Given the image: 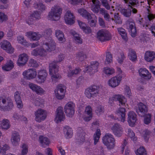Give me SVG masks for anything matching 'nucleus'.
Wrapping results in <instances>:
<instances>
[{
  "label": "nucleus",
  "mask_w": 155,
  "mask_h": 155,
  "mask_svg": "<svg viewBox=\"0 0 155 155\" xmlns=\"http://www.w3.org/2000/svg\"><path fill=\"white\" fill-rule=\"evenodd\" d=\"M127 132L128 136L132 140L136 141L137 140V138L135 137L134 133L130 129H128Z\"/></svg>",
  "instance_id": "obj_57"
},
{
  "label": "nucleus",
  "mask_w": 155,
  "mask_h": 155,
  "mask_svg": "<svg viewBox=\"0 0 155 155\" xmlns=\"http://www.w3.org/2000/svg\"><path fill=\"white\" fill-rule=\"evenodd\" d=\"M112 20H114L115 22L117 24H120L122 23V20L119 15L118 13H115L114 14V18H112Z\"/></svg>",
  "instance_id": "obj_61"
},
{
  "label": "nucleus",
  "mask_w": 155,
  "mask_h": 155,
  "mask_svg": "<svg viewBox=\"0 0 155 155\" xmlns=\"http://www.w3.org/2000/svg\"><path fill=\"white\" fill-rule=\"evenodd\" d=\"M20 136L18 132L15 131L12 132L10 140L13 146H18L20 141Z\"/></svg>",
  "instance_id": "obj_20"
},
{
  "label": "nucleus",
  "mask_w": 155,
  "mask_h": 155,
  "mask_svg": "<svg viewBox=\"0 0 155 155\" xmlns=\"http://www.w3.org/2000/svg\"><path fill=\"white\" fill-rule=\"evenodd\" d=\"M140 76L146 80H149L151 77V74L145 68H140L138 71Z\"/></svg>",
  "instance_id": "obj_28"
},
{
  "label": "nucleus",
  "mask_w": 155,
  "mask_h": 155,
  "mask_svg": "<svg viewBox=\"0 0 155 155\" xmlns=\"http://www.w3.org/2000/svg\"><path fill=\"white\" fill-rule=\"evenodd\" d=\"M69 71L68 72L67 76L69 78H71L74 74H78L81 71V69L79 68H76L75 69L71 70V68H68Z\"/></svg>",
  "instance_id": "obj_44"
},
{
  "label": "nucleus",
  "mask_w": 155,
  "mask_h": 155,
  "mask_svg": "<svg viewBox=\"0 0 155 155\" xmlns=\"http://www.w3.org/2000/svg\"><path fill=\"white\" fill-rule=\"evenodd\" d=\"M33 18L39 20L41 18V14L38 11H35L31 13L28 16L26 19V22L29 25H31L33 24Z\"/></svg>",
  "instance_id": "obj_21"
},
{
  "label": "nucleus",
  "mask_w": 155,
  "mask_h": 155,
  "mask_svg": "<svg viewBox=\"0 0 155 155\" xmlns=\"http://www.w3.org/2000/svg\"><path fill=\"white\" fill-rule=\"evenodd\" d=\"M21 153H19L18 155H26L28 152V147L25 144H23L21 147Z\"/></svg>",
  "instance_id": "obj_49"
},
{
  "label": "nucleus",
  "mask_w": 155,
  "mask_h": 155,
  "mask_svg": "<svg viewBox=\"0 0 155 155\" xmlns=\"http://www.w3.org/2000/svg\"><path fill=\"white\" fill-rule=\"evenodd\" d=\"M95 112L98 115H100L104 112V107L101 105H98L96 108Z\"/></svg>",
  "instance_id": "obj_62"
},
{
  "label": "nucleus",
  "mask_w": 155,
  "mask_h": 155,
  "mask_svg": "<svg viewBox=\"0 0 155 155\" xmlns=\"http://www.w3.org/2000/svg\"><path fill=\"white\" fill-rule=\"evenodd\" d=\"M103 72L107 76H110L114 74L115 70L114 68L109 67H105L103 68Z\"/></svg>",
  "instance_id": "obj_45"
},
{
  "label": "nucleus",
  "mask_w": 155,
  "mask_h": 155,
  "mask_svg": "<svg viewBox=\"0 0 155 155\" xmlns=\"http://www.w3.org/2000/svg\"><path fill=\"white\" fill-rule=\"evenodd\" d=\"M28 58V56L26 54H21L18 56L17 64L19 66H23L27 62Z\"/></svg>",
  "instance_id": "obj_23"
},
{
  "label": "nucleus",
  "mask_w": 155,
  "mask_h": 155,
  "mask_svg": "<svg viewBox=\"0 0 155 155\" xmlns=\"http://www.w3.org/2000/svg\"><path fill=\"white\" fill-rule=\"evenodd\" d=\"M31 101L36 106H39L42 107L44 106L45 101L41 98H37L34 101L31 100Z\"/></svg>",
  "instance_id": "obj_42"
},
{
  "label": "nucleus",
  "mask_w": 155,
  "mask_h": 155,
  "mask_svg": "<svg viewBox=\"0 0 155 155\" xmlns=\"http://www.w3.org/2000/svg\"><path fill=\"white\" fill-rule=\"evenodd\" d=\"M37 72L35 69L31 68L25 71L22 73V75L25 79L31 80L34 79L36 77Z\"/></svg>",
  "instance_id": "obj_15"
},
{
  "label": "nucleus",
  "mask_w": 155,
  "mask_h": 155,
  "mask_svg": "<svg viewBox=\"0 0 155 155\" xmlns=\"http://www.w3.org/2000/svg\"><path fill=\"white\" fill-rule=\"evenodd\" d=\"M64 136L67 139L72 137L73 135V130L71 128L68 126H65L63 127Z\"/></svg>",
  "instance_id": "obj_32"
},
{
  "label": "nucleus",
  "mask_w": 155,
  "mask_h": 155,
  "mask_svg": "<svg viewBox=\"0 0 155 155\" xmlns=\"http://www.w3.org/2000/svg\"><path fill=\"white\" fill-rule=\"evenodd\" d=\"M78 12L80 15L85 18H87L88 20L91 19L92 17L96 18V16L94 15L90 14L84 9L80 8L78 9Z\"/></svg>",
  "instance_id": "obj_31"
},
{
  "label": "nucleus",
  "mask_w": 155,
  "mask_h": 155,
  "mask_svg": "<svg viewBox=\"0 0 155 155\" xmlns=\"http://www.w3.org/2000/svg\"><path fill=\"white\" fill-rule=\"evenodd\" d=\"M103 143L108 150L114 149L115 144V140L111 134H106L102 139Z\"/></svg>",
  "instance_id": "obj_7"
},
{
  "label": "nucleus",
  "mask_w": 155,
  "mask_h": 155,
  "mask_svg": "<svg viewBox=\"0 0 155 155\" xmlns=\"http://www.w3.org/2000/svg\"><path fill=\"white\" fill-rule=\"evenodd\" d=\"M131 11L133 13L135 14L137 12V10L135 8H132V10L130 9H123L121 12L125 16L129 17L131 15Z\"/></svg>",
  "instance_id": "obj_40"
},
{
  "label": "nucleus",
  "mask_w": 155,
  "mask_h": 155,
  "mask_svg": "<svg viewBox=\"0 0 155 155\" xmlns=\"http://www.w3.org/2000/svg\"><path fill=\"white\" fill-rule=\"evenodd\" d=\"M124 94L126 97L129 98H131L132 96V93L131 89L129 86L127 85L124 86Z\"/></svg>",
  "instance_id": "obj_48"
},
{
  "label": "nucleus",
  "mask_w": 155,
  "mask_h": 155,
  "mask_svg": "<svg viewBox=\"0 0 155 155\" xmlns=\"http://www.w3.org/2000/svg\"><path fill=\"white\" fill-rule=\"evenodd\" d=\"M126 109L124 108L120 107L115 112V114L119 117H115L113 115L109 116L110 118L114 120H117L118 121L124 123L126 121Z\"/></svg>",
  "instance_id": "obj_8"
},
{
  "label": "nucleus",
  "mask_w": 155,
  "mask_h": 155,
  "mask_svg": "<svg viewBox=\"0 0 155 155\" xmlns=\"http://www.w3.org/2000/svg\"><path fill=\"white\" fill-rule=\"evenodd\" d=\"M14 97L17 107L21 109L23 104L20 97V93L18 91H16L14 93Z\"/></svg>",
  "instance_id": "obj_30"
},
{
  "label": "nucleus",
  "mask_w": 155,
  "mask_h": 155,
  "mask_svg": "<svg viewBox=\"0 0 155 155\" xmlns=\"http://www.w3.org/2000/svg\"><path fill=\"white\" fill-rule=\"evenodd\" d=\"M116 58L118 62L121 64L125 58L124 54L123 53H117L116 54Z\"/></svg>",
  "instance_id": "obj_56"
},
{
  "label": "nucleus",
  "mask_w": 155,
  "mask_h": 155,
  "mask_svg": "<svg viewBox=\"0 0 155 155\" xmlns=\"http://www.w3.org/2000/svg\"><path fill=\"white\" fill-rule=\"evenodd\" d=\"M8 19L7 15L4 13L0 12V21L3 22L6 21Z\"/></svg>",
  "instance_id": "obj_63"
},
{
  "label": "nucleus",
  "mask_w": 155,
  "mask_h": 155,
  "mask_svg": "<svg viewBox=\"0 0 155 155\" xmlns=\"http://www.w3.org/2000/svg\"><path fill=\"white\" fill-rule=\"evenodd\" d=\"M126 3L128 4L129 6L134 5H139L144 2V0H123Z\"/></svg>",
  "instance_id": "obj_46"
},
{
  "label": "nucleus",
  "mask_w": 155,
  "mask_h": 155,
  "mask_svg": "<svg viewBox=\"0 0 155 155\" xmlns=\"http://www.w3.org/2000/svg\"><path fill=\"white\" fill-rule=\"evenodd\" d=\"M111 129L115 136L120 137L123 134V129L122 126L119 124H114L111 127Z\"/></svg>",
  "instance_id": "obj_19"
},
{
  "label": "nucleus",
  "mask_w": 155,
  "mask_h": 155,
  "mask_svg": "<svg viewBox=\"0 0 155 155\" xmlns=\"http://www.w3.org/2000/svg\"><path fill=\"white\" fill-rule=\"evenodd\" d=\"M147 110L146 106L143 103L140 102L137 105L136 112L141 117L144 116Z\"/></svg>",
  "instance_id": "obj_26"
},
{
  "label": "nucleus",
  "mask_w": 155,
  "mask_h": 155,
  "mask_svg": "<svg viewBox=\"0 0 155 155\" xmlns=\"http://www.w3.org/2000/svg\"><path fill=\"white\" fill-rule=\"evenodd\" d=\"M34 6L35 8L38 9L41 11V12L45 11L46 8L45 6L41 2H38L35 3Z\"/></svg>",
  "instance_id": "obj_50"
},
{
  "label": "nucleus",
  "mask_w": 155,
  "mask_h": 155,
  "mask_svg": "<svg viewBox=\"0 0 155 155\" xmlns=\"http://www.w3.org/2000/svg\"><path fill=\"white\" fill-rule=\"evenodd\" d=\"M17 40L18 43L24 46H27L28 45V43L25 39L24 37L23 36H18L17 38Z\"/></svg>",
  "instance_id": "obj_52"
},
{
  "label": "nucleus",
  "mask_w": 155,
  "mask_h": 155,
  "mask_svg": "<svg viewBox=\"0 0 155 155\" xmlns=\"http://www.w3.org/2000/svg\"><path fill=\"white\" fill-rule=\"evenodd\" d=\"M97 38L101 41L104 42L110 40L112 36L108 31L104 29H101L97 32Z\"/></svg>",
  "instance_id": "obj_10"
},
{
  "label": "nucleus",
  "mask_w": 155,
  "mask_h": 155,
  "mask_svg": "<svg viewBox=\"0 0 155 155\" xmlns=\"http://www.w3.org/2000/svg\"><path fill=\"white\" fill-rule=\"evenodd\" d=\"M66 91L65 87L62 84L57 85L54 90V96L58 100H61L65 97Z\"/></svg>",
  "instance_id": "obj_9"
},
{
  "label": "nucleus",
  "mask_w": 155,
  "mask_h": 155,
  "mask_svg": "<svg viewBox=\"0 0 155 155\" xmlns=\"http://www.w3.org/2000/svg\"><path fill=\"white\" fill-rule=\"evenodd\" d=\"M65 118V117L63 108L61 107H58L55 112V121L56 123H58L63 121Z\"/></svg>",
  "instance_id": "obj_17"
},
{
  "label": "nucleus",
  "mask_w": 155,
  "mask_h": 155,
  "mask_svg": "<svg viewBox=\"0 0 155 155\" xmlns=\"http://www.w3.org/2000/svg\"><path fill=\"white\" fill-rule=\"evenodd\" d=\"M64 19L66 24L71 25L75 22V17L73 12L70 11L68 10L65 14Z\"/></svg>",
  "instance_id": "obj_16"
},
{
  "label": "nucleus",
  "mask_w": 155,
  "mask_h": 155,
  "mask_svg": "<svg viewBox=\"0 0 155 155\" xmlns=\"http://www.w3.org/2000/svg\"><path fill=\"white\" fill-rule=\"evenodd\" d=\"M71 33L73 36L74 41L76 43L80 44L82 43V39L81 38L80 35L72 30L71 31Z\"/></svg>",
  "instance_id": "obj_39"
},
{
  "label": "nucleus",
  "mask_w": 155,
  "mask_h": 155,
  "mask_svg": "<svg viewBox=\"0 0 155 155\" xmlns=\"http://www.w3.org/2000/svg\"><path fill=\"white\" fill-rule=\"evenodd\" d=\"M91 64L90 65L86 66L84 71L87 73L92 71V73L97 71L99 63L97 61H92L91 62Z\"/></svg>",
  "instance_id": "obj_22"
},
{
  "label": "nucleus",
  "mask_w": 155,
  "mask_h": 155,
  "mask_svg": "<svg viewBox=\"0 0 155 155\" xmlns=\"http://www.w3.org/2000/svg\"><path fill=\"white\" fill-rule=\"evenodd\" d=\"M129 59L133 62H135L137 60V55L136 51L132 49H130L128 53Z\"/></svg>",
  "instance_id": "obj_38"
},
{
  "label": "nucleus",
  "mask_w": 155,
  "mask_h": 155,
  "mask_svg": "<svg viewBox=\"0 0 155 155\" xmlns=\"http://www.w3.org/2000/svg\"><path fill=\"white\" fill-rule=\"evenodd\" d=\"M37 79L35 80L36 82L38 84H42L46 81L48 74L45 69L38 70L37 72Z\"/></svg>",
  "instance_id": "obj_14"
},
{
  "label": "nucleus",
  "mask_w": 155,
  "mask_h": 155,
  "mask_svg": "<svg viewBox=\"0 0 155 155\" xmlns=\"http://www.w3.org/2000/svg\"><path fill=\"white\" fill-rule=\"evenodd\" d=\"M143 137L145 141H147L151 135V133L148 130H145L143 132Z\"/></svg>",
  "instance_id": "obj_59"
},
{
  "label": "nucleus",
  "mask_w": 155,
  "mask_h": 155,
  "mask_svg": "<svg viewBox=\"0 0 155 155\" xmlns=\"http://www.w3.org/2000/svg\"><path fill=\"white\" fill-rule=\"evenodd\" d=\"M28 86L32 91L38 94H43L45 92V91L40 86L33 83H29Z\"/></svg>",
  "instance_id": "obj_25"
},
{
  "label": "nucleus",
  "mask_w": 155,
  "mask_h": 155,
  "mask_svg": "<svg viewBox=\"0 0 155 155\" xmlns=\"http://www.w3.org/2000/svg\"><path fill=\"white\" fill-rule=\"evenodd\" d=\"M129 29L130 32L131 36L133 37H135L136 35L137 31L136 28L134 26V23L132 21L129 22Z\"/></svg>",
  "instance_id": "obj_41"
},
{
  "label": "nucleus",
  "mask_w": 155,
  "mask_h": 155,
  "mask_svg": "<svg viewBox=\"0 0 155 155\" xmlns=\"http://www.w3.org/2000/svg\"><path fill=\"white\" fill-rule=\"evenodd\" d=\"M14 67V64L11 60H8L2 67V69L5 71H8L11 70Z\"/></svg>",
  "instance_id": "obj_34"
},
{
  "label": "nucleus",
  "mask_w": 155,
  "mask_h": 155,
  "mask_svg": "<svg viewBox=\"0 0 155 155\" xmlns=\"http://www.w3.org/2000/svg\"><path fill=\"white\" fill-rule=\"evenodd\" d=\"M75 104L72 101L67 103L64 106V112L67 117H72L75 113Z\"/></svg>",
  "instance_id": "obj_11"
},
{
  "label": "nucleus",
  "mask_w": 155,
  "mask_h": 155,
  "mask_svg": "<svg viewBox=\"0 0 155 155\" xmlns=\"http://www.w3.org/2000/svg\"><path fill=\"white\" fill-rule=\"evenodd\" d=\"M127 122L129 125L134 126L137 120L136 114L134 112L130 111L127 114Z\"/></svg>",
  "instance_id": "obj_24"
},
{
  "label": "nucleus",
  "mask_w": 155,
  "mask_h": 155,
  "mask_svg": "<svg viewBox=\"0 0 155 155\" xmlns=\"http://www.w3.org/2000/svg\"><path fill=\"white\" fill-rule=\"evenodd\" d=\"M25 36L29 38L30 40L36 41L40 39L42 37L41 35L38 32L29 31L26 33Z\"/></svg>",
  "instance_id": "obj_27"
},
{
  "label": "nucleus",
  "mask_w": 155,
  "mask_h": 155,
  "mask_svg": "<svg viewBox=\"0 0 155 155\" xmlns=\"http://www.w3.org/2000/svg\"><path fill=\"white\" fill-rule=\"evenodd\" d=\"M112 54L110 52H107L105 64L106 65L110 64L112 62Z\"/></svg>",
  "instance_id": "obj_51"
},
{
  "label": "nucleus",
  "mask_w": 155,
  "mask_h": 155,
  "mask_svg": "<svg viewBox=\"0 0 155 155\" xmlns=\"http://www.w3.org/2000/svg\"><path fill=\"white\" fill-rule=\"evenodd\" d=\"M117 74L111 78L107 81L108 85L112 88H115L120 84L122 78L126 77V75L121 68H117Z\"/></svg>",
  "instance_id": "obj_2"
},
{
  "label": "nucleus",
  "mask_w": 155,
  "mask_h": 155,
  "mask_svg": "<svg viewBox=\"0 0 155 155\" xmlns=\"http://www.w3.org/2000/svg\"><path fill=\"white\" fill-rule=\"evenodd\" d=\"M101 135L100 130L99 129H97L93 136V140L94 145L96 144L98 142Z\"/></svg>",
  "instance_id": "obj_47"
},
{
  "label": "nucleus",
  "mask_w": 155,
  "mask_h": 155,
  "mask_svg": "<svg viewBox=\"0 0 155 155\" xmlns=\"http://www.w3.org/2000/svg\"><path fill=\"white\" fill-rule=\"evenodd\" d=\"M52 33V30L50 28L47 29L45 30V31H44L43 34H42V35L45 36V39L43 41L48 39L49 37L51 38V39H52L51 37H50V35Z\"/></svg>",
  "instance_id": "obj_53"
},
{
  "label": "nucleus",
  "mask_w": 155,
  "mask_h": 155,
  "mask_svg": "<svg viewBox=\"0 0 155 155\" xmlns=\"http://www.w3.org/2000/svg\"><path fill=\"white\" fill-rule=\"evenodd\" d=\"M0 125L3 129L6 130L9 128L11 126L9 121L6 119H4L1 121Z\"/></svg>",
  "instance_id": "obj_43"
},
{
  "label": "nucleus",
  "mask_w": 155,
  "mask_h": 155,
  "mask_svg": "<svg viewBox=\"0 0 155 155\" xmlns=\"http://www.w3.org/2000/svg\"><path fill=\"white\" fill-rule=\"evenodd\" d=\"M39 140L41 146L43 147H45V145L48 146L50 143L49 139L44 136H40L39 137Z\"/></svg>",
  "instance_id": "obj_33"
},
{
  "label": "nucleus",
  "mask_w": 155,
  "mask_h": 155,
  "mask_svg": "<svg viewBox=\"0 0 155 155\" xmlns=\"http://www.w3.org/2000/svg\"><path fill=\"white\" fill-rule=\"evenodd\" d=\"M113 101H118L120 106L124 105L127 102L126 98L122 94H114L109 99L110 103H112Z\"/></svg>",
  "instance_id": "obj_13"
},
{
  "label": "nucleus",
  "mask_w": 155,
  "mask_h": 155,
  "mask_svg": "<svg viewBox=\"0 0 155 155\" xmlns=\"http://www.w3.org/2000/svg\"><path fill=\"white\" fill-rule=\"evenodd\" d=\"M155 58V52L152 51H146L144 55V59L148 62H151Z\"/></svg>",
  "instance_id": "obj_29"
},
{
  "label": "nucleus",
  "mask_w": 155,
  "mask_h": 155,
  "mask_svg": "<svg viewBox=\"0 0 155 155\" xmlns=\"http://www.w3.org/2000/svg\"><path fill=\"white\" fill-rule=\"evenodd\" d=\"M29 66L31 67H36L38 65L36 61L33 59H31L29 62Z\"/></svg>",
  "instance_id": "obj_64"
},
{
  "label": "nucleus",
  "mask_w": 155,
  "mask_h": 155,
  "mask_svg": "<svg viewBox=\"0 0 155 155\" xmlns=\"http://www.w3.org/2000/svg\"><path fill=\"white\" fill-rule=\"evenodd\" d=\"M0 45L1 48L7 53L12 54L14 52V48L12 46L10 43L8 41H2L0 43Z\"/></svg>",
  "instance_id": "obj_18"
},
{
  "label": "nucleus",
  "mask_w": 155,
  "mask_h": 155,
  "mask_svg": "<svg viewBox=\"0 0 155 155\" xmlns=\"http://www.w3.org/2000/svg\"><path fill=\"white\" fill-rule=\"evenodd\" d=\"M93 3L91 6V10L95 13H98L100 8L99 2L97 0H92Z\"/></svg>",
  "instance_id": "obj_35"
},
{
  "label": "nucleus",
  "mask_w": 155,
  "mask_h": 155,
  "mask_svg": "<svg viewBox=\"0 0 155 155\" xmlns=\"http://www.w3.org/2000/svg\"><path fill=\"white\" fill-rule=\"evenodd\" d=\"M14 107L12 99L9 97L2 96L0 97V110L3 111H9Z\"/></svg>",
  "instance_id": "obj_4"
},
{
  "label": "nucleus",
  "mask_w": 155,
  "mask_h": 155,
  "mask_svg": "<svg viewBox=\"0 0 155 155\" xmlns=\"http://www.w3.org/2000/svg\"><path fill=\"white\" fill-rule=\"evenodd\" d=\"M35 120L37 122L40 123L45 120L46 118L47 113L46 111L43 109H38L35 112Z\"/></svg>",
  "instance_id": "obj_12"
},
{
  "label": "nucleus",
  "mask_w": 155,
  "mask_h": 155,
  "mask_svg": "<svg viewBox=\"0 0 155 155\" xmlns=\"http://www.w3.org/2000/svg\"><path fill=\"white\" fill-rule=\"evenodd\" d=\"M100 88L99 85L95 84L91 85L85 90V95L89 99L96 97L99 94Z\"/></svg>",
  "instance_id": "obj_6"
},
{
  "label": "nucleus",
  "mask_w": 155,
  "mask_h": 155,
  "mask_svg": "<svg viewBox=\"0 0 155 155\" xmlns=\"http://www.w3.org/2000/svg\"><path fill=\"white\" fill-rule=\"evenodd\" d=\"M78 22L80 28L83 31L86 33H90L91 32V28L87 27L85 24L80 20H78Z\"/></svg>",
  "instance_id": "obj_37"
},
{
  "label": "nucleus",
  "mask_w": 155,
  "mask_h": 155,
  "mask_svg": "<svg viewBox=\"0 0 155 155\" xmlns=\"http://www.w3.org/2000/svg\"><path fill=\"white\" fill-rule=\"evenodd\" d=\"M55 49L56 43L53 39L49 37L48 39L43 41L40 48L33 50L31 54L34 56L45 57L47 55V52L54 51Z\"/></svg>",
  "instance_id": "obj_1"
},
{
  "label": "nucleus",
  "mask_w": 155,
  "mask_h": 155,
  "mask_svg": "<svg viewBox=\"0 0 155 155\" xmlns=\"http://www.w3.org/2000/svg\"><path fill=\"white\" fill-rule=\"evenodd\" d=\"M65 58V55L64 54H61L58 55L56 58V60H54L52 62H54V63L57 64V63L60 62L63 60Z\"/></svg>",
  "instance_id": "obj_60"
},
{
  "label": "nucleus",
  "mask_w": 155,
  "mask_h": 155,
  "mask_svg": "<svg viewBox=\"0 0 155 155\" xmlns=\"http://www.w3.org/2000/svg\"><path fill=\"white\" fill-rule=\"evenodd\" d=\"M62 9L58 6H54L52 7L49 12L48 19L52 21H58L60 20L62 14Z\"/></svg>",
  "instance_id": "obj_5"
},
{
  "label": "nucleus",
  "mask_w": 155,
  "mask_h": 155,
  "mask_svg": "<svg viewBox=\"0 0 155 155\" xmlns=\"http://www.w3.org/2000/svg\"><path fill=\"white\" fill-rule=\"evenodd\" d=\"M119 33L121 36L122 38L125 41L127 40V34L125 30L122 28H119L117 29Z\"/></svg>",
  "instance_id": "obj_55"
},
{
  "label": "nucleus",
  "mask_w": 155,
  "mask_h": 155,
  "mask_svg": "<svg viewBox=\"0 0 155 155\" xmlns=\"http://www.w3.org/2000/svg\"><path fill=\"white\" fill-rule=\"evenodd\" d=\"M59 66L54 62H51L49 65V74L51 76V81L54 83L61 78V76L58 73Z\"/></svg>",
  "instance_id": "obj_3"
},
{
  "label": "nucleus",
  "mask_w": 155,
  "mask_h": 155,
  "mask_svg": "<svg viewBox=\"0 0 155 155\" xmlns=\"http://www.w3.org/2000/svg\"><path fill=\"white\" fill-rule=\"evenodd\" d=\"M136 155H146L147 153L144 148L140 147L135 151Z\"/></svg>",
  "instance_id": "obj_58"
},
{
  "label": "nucleus",
  "mask_w": 155,
  "mask_h": 155,
  "mask_svg": "<svg viewBox=\"0 0 155 155\" xmlns=\"http://www.w3.org/2000/svg\"><path fill=\"white\" fill-rule=\"evenodd\" d=\"M55 35L58 41L61 43H63L65 41L64 35L62 31L59 30L55 31Z\"/></svg>",
  "instance_id": "obj_36"
},
{
  "label": "nucleus",
  "mask_w": 155,
  "mask_h": 155,
  "mask_svg": "<svg viewBox=\"0 0 155 155\" xmlns=\"http://www.w3.org/2000/svg\"><path fill=\"white\" fill-rule=\"evenodd\" d=\"M68 3L74 5H76L79 3L83 4L85 5V3L86 2V0H67Z\"/></svg>",
  "instance_id": "obj_54"
}]
</instances>
